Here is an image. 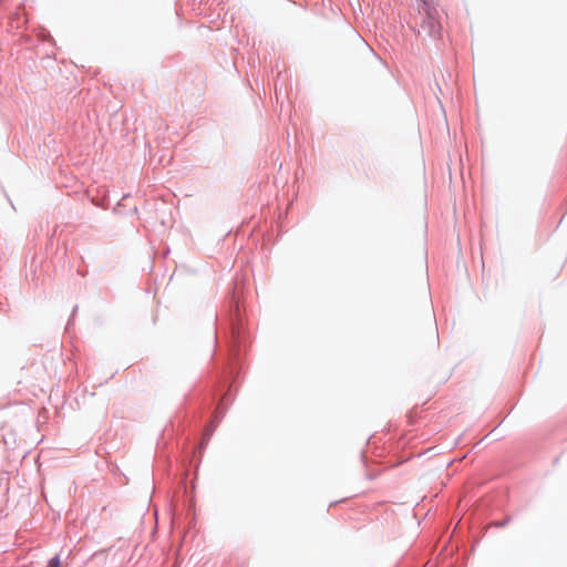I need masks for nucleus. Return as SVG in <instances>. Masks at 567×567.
Returning <instances> with one entry per match:
<instances>
[{
  "label": "nucleus",
  "mask_w": 567,
  "mask_h": 567,
  "mask_svg": "<svg viewBox=\"0 0 567 567\" xmlns=\"http://www.w3.org/2000/svg\"><path fill=\"white\" fill-rule=\"evenodd\" d=\"M417 11L422 16L421 30L431 37H439L442 25L439 20L437 8L432 2L422 0L419 3Z\"/></svg>",
  "instance_id": "obj_1"
},
{
  "label": "nucleus",
  "mask_w": 567,
  "mask_h": 567,
  "mask_svg": "<svg viewBox=\"0 0 567 567\" xmlns=\"http://www.w3.org/2000/svg\"><path fill=\"white\" fill-rule=\"evenodd\" d=\"M47 567H61L60 558L58 556L53 557Z\"/></svg>",
  "instance_id": "obj_2"
}]
</instances>
